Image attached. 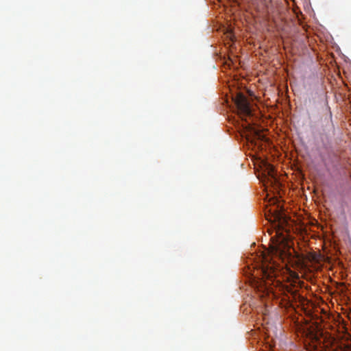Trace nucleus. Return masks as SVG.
I'll use <instances>...</instances> for the list:
<instances>
[{
	"mask_svg": "<svg viewBox=\"0 0 351 351\" xmlns=\"http://www.w3.org/2000/svg\"><path fill=\"white\" fill-rule=\"evenodd\" d=\"M272 253L276 256H278L280 259H281L282 262H284L285 259H288L291 256V252L288 248V245L285 243V237L282 239V241L279 243H277L275 246H274Z\"/></svg>",
	"mask_w": 351,
	"mask_h": 351,
	"instance_id": "obj_1",
	"label": "nucleus"
},
{
	"mask_svg": "<svg viewBox=\"0 0 351 351\" xmlns=\"http://www.w3.org/2000/svg\"><path fill=\"white\" fill-rule=\"evenodd\" d=\"M279 266L275 263H264L261 269V273L263 279L271 280L278 274Z\"/></svg>",
	"mask_w": 351,
	"mask_h": 351,
	"instance_id": "obj_2",
	"label": "nucleus"
},
{
	"mask_svg": "<svg viewBox=\"0 0 351 351\" xmlns=\"http://www.w3.org/2000/svg\"><path fill=\"white\" fill-rule=\"evenodd\" d=\"M235 104L241 114L244 116L252 115L250 104L247 98L243 95L239 94L237 95L235 99Z\"/></svg>",
	"mask_w": 351,
	"mask_h": 351,
	"instance_id": "obj_3",
	"label": "nucleus"
},
{
	"mask_svg": "<svg viewBox=\"0 0 351 351\" xmlns=\"http://www.w3.org/2000/svg\"><path fill=\"white\" fill-rule=\"evenodd\" d=\"M272 217H274V221H278L279 223H281L282 220L283 222L286 221V219L278 211H274V214L272 215Z\"/></svg>",
	"mask_w": 351,
	"mask_h": 351,
	"instance_id": "obj_4",
	"label": "nucleus"
}]
</instances>
